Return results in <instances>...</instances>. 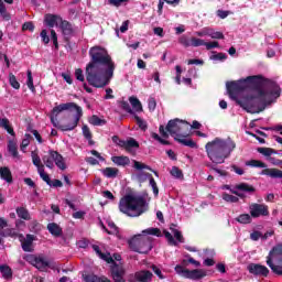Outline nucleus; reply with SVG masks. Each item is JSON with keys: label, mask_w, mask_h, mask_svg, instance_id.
Listing matches in <instances>:
<instances>
[{"label": "nucleus", "mask_w": 282, "mask_h": 282, "mask_svg": "<svg viewBox=\"0 0 282 282\" xmlns=\"http://www.w3.org/2000/svg\"><path fill=\"white\" fill-rule=\"evenodd\" d=\"M90 62L86 65V80L91 87L100 89L107 87L111 78L116 64L107 50L100 46H93L89 50Z\"/></svg>", "instance_id": "obj_1"}, {"label": "nucleus", "mask_w": 282, "mask_h": 282, "mask_svg": "<svg viewBox=\"0 0 282 282\" xmlns=\"http://www.w3.org/2000/svg\"><path fill=\"white\" fill-rule=\"evenodd\" d=\"M265 83H268V78L263 77V75H253L248 76L245 79H239L238 82H228L226 84L227 91L231 100H235L239 107L245 109L246 111H254V100L257 97L254 96H246L240 98L239 94L241 91H246V89H254L259 97L265 96Z\"/></svg>", "instance_id": "obj_2"}, {"label": "nucleus", "mask_w": 282, "mask_h": 282, "mask_svg": "<svg viewBox=\"0 0 282 282\" xmlns=\"http://www.w3.org/2000/svg\"><path fill=\"white\" fill-rule=\"evenodd\" d=\"M159 132L162 138L169 139V134L174 138L175 142L189 149H197V143L191 139V123L182 119H172L166 127L160 126Z\"/></svg>", "instance_id": "obj_3"}, {"label": "nucleus", "mask_w": 282, "mask_h": 282, "mask_svg": "<svg viewBox=\"0 0 282 282\" xmlns=\"http://www.w3.org/2000/svg\"><path fill=\"white\" fill-rule=\"evenodd\" d=\"M235 149H237V143H235L230 138H215L205 145L207 158L213 162V164H224V162L232 155V151H235Z\"/></svg>", "instance_id": "obj_4"}, {"label": "nucleus", "mask_w": 282, "mask_h": 282, "mask_svg": "<svg viewBox=\"0 0 282 282\" xmlns=\"http://www.w3.org/2000/svg\"><path fill=\"white\" fill-rule=\"evenodd\" d=\"M118 208L127 217H140L149 210V203L143 196L128 193L119 199Z\"/></svg>", "instance_id": "obj_5"}, {"label": "nucleus", "mask_w": 282, "mask_h": 282, "mask_svg": "<svg viewBox=\"0 0 282 282\" xmlns=\"http://www.w3.org/2000/svg\"><path fill=\"white\" fill-rule=\"evenodd\" d=\"M63 111H76V113L68 118V122L59 126L61 131H74L76 127H78V122H80V118H83V108L76 105L75 102H66L55 106L53 108V116H58L63 113Z\"/></svg>", "instance_id": "obj_6"}, {"label": "nucleus", "mask_w": 282, "mask_h": 282, "mask_svg": "<svg viewBox=\"0 0 282 282\" xmlns=\"http://www.w3.org/2000/svg\"><path fill=\"white\" fill-rule=\"evenodd\" d=\"M93 250L96 252L99 259H101L102 261H106V263L112 264L110 267V272H111V278L115 282H127L124 280V268L116 263V261L113 260V257H111V253L109 252L102 253L98 245H93Z\"/></svg>", "instance_id": "obj_7"}, {"label": "nucleus", "mask_w": 282, "mask_h": 282, "mask_svg": "<svg viewBox=\"0 0 282 282\" xmlns=\"http://www.w3.org/2000/svg\"><path fill=\"white\" fill-rule=\"evenodd\" d=\"M129 246L133 252H139L140 254H148L153 250V241L149 236L138 235L129 240Z\"/></svg>", "instance_id": "obj_8"}, {"label": "nucleus", "mask_w": 282, "mask_h": 282, "mask_svg": "<svg viewBox=\"0 0 282 282\" xmlns=\"http://www.w3.org/2000/svg\"><path fill=\"white\" fill-rule=\"evenodd\" d=\"M187 262L186 260L182 261V264H177L175 267L176 274H181V276H184V279H189L191 281H200V279H204L206 276V270L204 269H194L188 270L186 269Z\"/></svg>", "instance_id": "obj_9"}, {"label": "nucleus", "mask_w": 282, "mask_h": 282, "mask_svg": "<svg viewBox=\"0 0 282 282\" xmlns=\"http://www.w3.org/2000/svg\"><path fill=\"white\" fill-rule=\"evenodd\" d=\"M265 90L264 96L258 98H267L265 105H272V102H276L279 98H281V86L271 79H268L264 84Z\"/></svg>", "instance_id": "obj_10"}, {"label": "nucleus", "mask_w": 282, "mask_h": 282, "mask_svg": "<svg viewBox=\"0 0 282 282\" xmlns=\"http://www.w3.org/2000/svg\"><path fill=\"white\" fill-rule=\"evenodd\" d=\"M42 160L47 169H54V164L61 171H65V169H67V164H65L63 155L54 150H50L48 155H44Z\"/></svg>", "instance_id": "obj_11"}, {"label": "nucleus", "mask_w": 282, "mask_h": 282, "mask_svg": "<svg viewBox=\"0 0 282 282\" xmlns=\"http://www.w3.org/2000/svg\"><path fill=\"white\" fill-rule=\"evenodd\" d=\"M112 142L117 144V147H120V149H124L130 155H135V149H140V143L133 138H129L124 141L120 139V137L113 135Z\"/></svg>", "instance_id": "obj_12"}, {"label": "nucleus", "mask_w": 282, "mask_h": 282, "mask_svg": "<svg viewBox=\"0 0 282 282\" xmlns=\"http://www.w3.org/2000/svg\"><path fill=\"white\" fill-rule=\"evenodd\" d=\"M249 213H250V216L253 217V219H257L259 217H268V215H270L268 205L258 204V203H252L249 206Z\"/></svg>", "instance_id": "obj_13"}, {"label": "nucleus", "mask_w": 282, "mask_h": 282, "mask_svg": "<svg viewBox=\"0 0 282 282\" xmlns=\"http://www.w3.org/2000/svg\"><path fill=\"white\" fill-rule=\"evenodd\" d=\"M247 269L254 276H268L270 274V269L263 264L250 263Z\"/></svg>", "instance_id": "obj_14"}, {"label": "nucleus", "mask_w": 282, "mask_h": 282, "mask_svg": "<svg viewBox=\"0 0 282 282\" xmlns=\"http://www.w3.org/2000/svg\"><path fill=\"white\" fill-rule=\"evenodd\" d=\"M59 28L66 41H69V39L76 34V28L67 20H62Z\"/></svg>", "instance_id": "obj_15"}, {"label": "nucleus", "mask_w": 282, "mask_h": 282, "mask_svg": "<svg viewBox=\"0 0 282 282\" xmlns=\"http://www.w3.org/2000/svg\"><path fill=\"white\" fill-rule=\"evenodd\" d=\"M44 23H46L48 28H55L58 23H63V18H61V15L48 13L44 18Z\"/></svg>", "instance_id": "obj_16"}, {"label": "nucleus", "mask_w": 282, "mask_h": 282, "mask_svg": "<svg viewBox=\"0 0 282 282\" xmlns=\"http://www.w3.org/2000/svg\"><path fill=\"white\" fill-rule=\"evenodd\" d=\"M134 279L139 282H151L153 281V273L149 270H141L134 274Z\"/></svg>", "instance_id": "obj_17"}, {"label": "nucleus", "mask_w": 282, "mask_h": 282, "mask_svg": "<svg viewBox=\"0 0 282 282\" xmlns=\"http://www.w3.org/2000/svg\"><path fill=\"white\" fill-rule=\"evenodd\" d=\"M236 191H240V193H248V195H254L257 193V188L248 183H239L235 185Z\"/></svg>", "instance_id": "obj_18"}, {"label": "nucleus", "mask_w": 282, "mask_h": 282, "mask_svg": "<svg viewBox=\"0 0 282 282\" xmlns=\"http://www.w3.org/2000/svg\"><path fill=\"white\" fill-rule=\"evenodd\" d=\"M260 175H267L273 180H282V171L278 169H264L261 171Z\"/></svg>", "instance_id": "obj_19"}, {"label": "nucleus", "mask_w": 282, "mask_h": 282, "mask_svg": "<svg viewBox=\"0 0 282 282\" xmlns=\"http://www.w3.org/2000/svg\"><path fill=\"white\" fill-rule=\"evenodd\" d=\"M111 162H113L116 166H129V164H131V159L124 155L111 156Z\"/></svg>", "instance_id": "obj_20"}, {"label": "nucleus", "mask_w": 282, "mask_h": 282, "mask_svg": "<svg viewBox=\"0 0 282 282\" xmlns=\"http://www.w3.org/2000/svg\"><path fill=\"white\" fill-rule=\"evenodd\" d=\"M33 267L40 270V272H45V270L50 268V261H47V259L43 257H37V259L35 260V264H33Z\"/></svg>", "instance_id": "obj_21"}, {"label": "nucleus", "mask_w": 282, "mask_h": 282, "mask_svg": "<svg viewBox=\"0 0 282 282\" xmlns=\"http://www.w3.org/2000/svg\"><path fill=\"white\" fill-rule=\"evenodd\" d=\"M47 230L51 232L53 237H62L63 236V228L56 223H51L47 225Z\"/></svg>", "instance_id": "obj_22"}, {"label": "nucleus", "mask_w": 282, "mask_h": 282, "mask_svg": "<svg viewBox=\"0 0 282 282\" xmlns=\"http://www.w3.org/2000/svg\"><path fill=\"white\" fill-rule=\"evenodd\" d=\"M32 243H34V236L33 235H26L24 241H22V250L24 252H32V250H34L32 248Z\"/></svg>", "instance_id": "obj_23"}, {"label": "nucleus", "mask_w": 282, "mask_h": 282, "mask_svg": "<svg viewBox=\"0 0 282 282\" xmlns=\"http://www.w3.org/2000/svg\"><path fill=\"white\" fill-rule=\"evenodd\" d=\"M101 173L105 177L113 180L118 177V173H120V170H118V167H106L101 170Z\"/></svg>", "instance_id": "obj_24"}, {"label": "nucleus", "mask_w": 282, "mask_h": 282, "mask_svg": "<svg viewBox=\"0 0 282 282\" xmlns=\"http://www.w3.org/2000/svg\"><path fill=\"white\" fill-rule=\"evenodd\" d=\"M0 127L14 138L17 133L14 132V128L11 127L10 120L8 118L0 119Z\"/></svg>", "instance_id": "obj_25"}, {"label": "nucleus", "mask_w": 282, "mask_h": 282, "mask_svg": "<svg viewBox=\"0 0 282 282\" xmlns=\"http://www.w3.org/2000/svg\"><path fill=\"white\" fill-rule=\"evenodd\" d=\"M0 177L8 184H12V172L9 167H0Z\"/></svg>", "instance_id": "obj_26"}, {"label": "nucleus", "mask_w": 282, "mask_h": 282, "mask_svg": "<svg viewBox=\"0 0 282 282\" xmlns=\"http://www.w3.org/2000/svg\"><path fill=\"white\" fill-rule=\"evenodd\" d=\"M8 151L12 155V158H19V145H17V142L14 140H9Z\"/></svg>", "instance_id": "obj_27"}, {"label": "nucleus", "mask_w": 282, "mask_h": 282, "mask_svg": "<svg viewBox=\"0 0 282 282\" xmlns=\"http://www.w3.org/2000/svg\"><path fill=\"white\" fill-rule=\"evenodd\" d=\"M246 166H251L253 169H268V164H265L263 161H259V160L247 161Z\"/></svg>", "instance_id": "obj_28"}, {"label": "nucleus", "mask_w": 282, "mask_h": 282, "mask_svg": "<svg viewBox=\"0 0 282 282\" xmlns=\"http://www.w3.org/2000/svg\"><path fill=\"white\" fill-rule=\"evenodd\" d=\"M31 158H32V162L36 166L37 171H40L41 169H45V165H43V163L41 162V156H39V153H36L35 151H32Z\"/></svg>", "instance_id": "obj_29"}, {"label": "nucleus", "mask_w": 282, "mask_h": 282, "mask_svg": "<svg viewBox=\"0 0 282 282\" xmlns=\"http://www.w3.org/2000/svg\"><path fill=\"white\" fill-rule=\"evenodd\" d=\"M89 124H93V127H104V124H107V120L100 119L98 116L93 115L89 118Z\"/></svg>", "instance_id": "obj_30"}, {"label": "nucleus", "mask_w": 282, "mask_h": 282, "mask_svg": "<svg viewBox=\"0 0 282 282\" xmlns=\"http://www.w3.org/2000/svg\"><path fill=\"white\" fill-rule=\"evenodd\" d=\"M145 177L149 178L150 186L152 187L154 196L158 197V195H160V188H158V183L155 182V178H153V175L150 173H145Z\"/></svg>", "instance_id": "obj_31"}, {"label": "nucleus", "mask_w": 282, "mask_h": 282, "mask_svg": "<svg viewBox=\"0 0 282 282\" xmlns=\"http://www.w3.org/2000/svg\"><path fill=\"white\" fill-rule=\"evenodd\" d=\"M17 215L20 219H24L25 221H30V212L25 207H18Z\"/></svg>", "instance_id": "obj_32"}, {"label": "nucleus", "mask_w": 282, "mask_h": 282, "mask_svg": "<svg viewBox=\"0 0 282 282\" xmlns=\"http://www.w3.org/2000/svg\"><path fill=\"white\" fill-rule=\"evenodd\" d=\"M0 272L3 279H12V269L8 264H1Z\"/></svg>", "instance_id": "obj_33"}, {"label": "nucleus", "mask_w": 282, "mask_h": 282, "mask_svg": "<svg viewBox=\"0 0 282 282\" xmlns=\"http://www.w3.org/2000/svg\"><path fill=\"white\" fill-rule=\"evenodd\" d=\"M0 17H2L4 21H10L11 19L10 13H8V9L6 8V3H3V0H0Z\"/></svg>", "instance_id": "obj_34"}, {"label": "nucleus", "mask_w": 282, "mask_h": 282, "mask_svg": "<svg viewBox=\"0 0 282 282\" xmlns=\"http://www.w3.org/2000/svg\"><path fill=\"white\" fill-rule=\"evenodd\" d=\"M129 100L134 111H142V102H140V99H138L137 97H130Z\"/></svg>", "instance_id": "obj_35"}, {"label": "nucleus", "mask_w": 282, "mask_h": 282, "mask_svg": "<svg viewBox=\"0 0 282 282\" xmlns=\"http://www.w3.org/2000/svg\"><path fill=\"white\" fill-rule=\"evenodd\" d=\"M178 43L183 45V47H192L193 45V37L189 40L188 35H181L178 37Z\"/></svg>", "instance_id": "obj_36"}, {"label": "nucleus", "mask_w": 282, "mask_h": 282, "mask_svg": "<svg viewBox=\"0 0 282 282\" xmlns=\"http://www.w3.org/2000/svg\"><path fill=\"white\" fill-rule=\"evenodd\" d=\"M37 173L43 182H46L48 186H52V178H50V174L45 173V167L37 170Z\"/></svg>", "instance_id": "obj_37"}, {"label": "nucleus", "mask_w": 282, "mask_h": 282, "mask_svg": "<svg viewBox=\"0 0 282 282\" xmlns=\"http://www.w3.org/2000/svg\"><path fill=\"white\" fill-rule=\"evenodd\" d=\"M268 235H269V237H272V232L271 234H264V236H263V234H261V231H253V232L250 234V239L252 241H259L261 238L265 239L268 237Z\"/></svg>", "instance_id": "obj_38"}, {"label": "nucleus", "mask_w": 282, "mask_h": 282, "mask_svg": "<svg viewBox=\"0 0 282 282\" xmlns=\"http://www.w3.org/2000/svg\"><path fill=\"white\" fill-rule=\"evenodd\" d=\"M26 76H28L26 86L34 94L36 91V88L34 87V78L32 77V70H28Z\"/></svg>", "instance_id": "obj_39"}, {"label": "nucleus", "mask_w": 282, "mask_h": 282, "mask_svg": "<svg viewBox=\"0 0 282 282\" xmlns=\"http://www.w3.org/2000/svg\"><path fill=\"white\" fill-rule=\"evenodd\" d=\"M170 230H172L176 241H178V243H184V236H182V231L175 229V225H171Z\"/></svg>", "instance_id": "obj_40"}, {"label": "nucleus", "mask_w": 282, "mask_h": 282, "mask_svg": "<svg viewBox=\"0 0 282 282\" xmlns=\"http://www.w3.org/2000/svg\"><path fill=\"white\" fill-rule=\"evenodd\" d=\"M236 221H238V224H250L252 221V217L249 214H242L236 218Z\"/></svg>", "instance_id": "obj_41"}, {"label": "nucleus", "mask_w": 282, "mask_h": 282, "mask_svg": "<svg viewBox=\"0 0 282 282\" xmlns=\"http://www.w3.org/2000/svg\"><path fill=\"white\" fill-rule=\"evenodd\" d=\"M9 84L11 87H13V89H21V84L19 80H17V76H14L12 73L9 74Z\"/></svg>", "instance_id": "obj_42"}, {"label": "nucleus", "mask_w": 282, "mask_h": 282, "mask_svg": "<svg viewBox=\"0 0 282 282\" xmlns=\"http://www.w3.org/2000/svg\"><path fill=\"white\" fill-rule=\"evenodd\" d=\"M133 169H135L137 171H143V169H145L147 171H153L151 166L135 160H133Z\"/></svg>", "instance_id": "obj_43"}, {"label": "nucleus", "mask_w": 282, "mask_h": 282, "mask_svg": "<svg viewBox=\"0 0 282 282\" xmlns=\"http://www.w3.org/2000/svg\"><path fill=\"white\" fill-rule=\"evenodd\" d=\"M258 153H261V155H264L265 158H270L273 153H276L272 148H258Z\"/></svg>", "instance_id": "obj_44"}, {"label": "nucleus", "mask_w": 282, "mask_h": 282, "mask_svg": "<svg viewBox=\"0 0 282 282\" xmlns=\"http://www.w3.org/2000/svg\"><path fill=\"white\" fill-rule=\"evenodd\" d=\"M170 173L172 177H175L176 180H182V177H184V173L177 166H173Z\"/></svg>", "instance_id": "obj_45"}, {"label": "nucleus", "mask_w": 282, "mask_h": 282, "mask_svg": "<svg viewBox=\"0 0 282 282\" xmlns=\"http://www.w3.org/2000/svg\"><path fill=\"white\" fill-rule=\"evenodd\" d=\"M223 199L225 202H229L230 204H237V202H239V197L228 194V193L223 194Z\"/></svg>", "instance_id": "obj_46"}, {"label": "nucleus", "mask_w": 282, "mask_h": 282, "mask_svg": "<svg viewBox=\"0 0 282 282\" xmlns=\"http://www.w3.org/2000/svg\"><path fill=\"white\" fill-rule=\"evenodd\" d=\"M151 138H153V140H156V142H160V144H163L164 147H169V144H171V142H169L165 139H162V137H160V134L155 132L151 133Z\"/></svg>", "instance_id": "obj_47"}, {"label": "nucleus", "mask_w": 282, "mask_h": 282, "mask_svg": "<svg viewBox=\"0 0 282 282\" xmlns=\"http://www.w3.org/2000/svg\"><path fill=\"white\" fill-rule=\"evenodd\" d=\"M202 45L206 46V42L199 37H192V47H202Z\"/></svg>", "instance_id": "obj_48"}, {"label": "nucleus", "mask_w": 282, "mask_h": 282, "mask_svg": "<svg viewBox=\"0 0 282 282\" xmlns=\"http://www.w3.org/2000/svg\"><path fill=\"white\" fill-rule=\"evenodd\" d=\"M134 119L137 120L138 127L141 128L142 131H147V129H148L147 121H144L139 116H134Z\"/></svg>", "instance_id": "obj_49"}, {"label": "nucleus", "mask_w": 282, "mask_h": 282, "mask_svg": "<svg viewBox=\"0 0 282 282\" xmlns=\"http://www.w3.org/2000/svg\"><path fill=\"white\" fill-rule=\"evenodd\" d=\"M209 36H210V39H217V40H224L225 39V35H224L223 32L214 31L213 29H210Z\"/></svg>", "instance_id": "obj_50"}, {"label": "nucleus", "mask_w": 282, "mask_h": 282, "mask_svg": "<svg viewBox=\"0 0 282 282\" xmlns=\"http://www.w3.org/2000/svg\"><path fill=\"white\" fill-rule=\"evenodd\" d=\"M39 257H36V256H34V254H25L24 257H23V259H24V261H26L28 263H30L31 265H35V263H36V259H37Z\"/></svg>", "instance_id": "obj_51"}, {"label": "nucleus", "mask_w": 282, "mask_h": 282, "mask_svg": "<svg viewBox=\"0 0 282 282\" xmlns=\"http://www.w3.org/2000/svg\"><path fill=\"white\" fill-rule=\"evenodd\" d=\"M51 41H53V45L55 50H58V35L54 29L51 30Z\"/></svg>", "instance_id": "obj_52"}, {"label": "nucleus", "mask_w": 282, "mask_h": 282, "mask_svg": "<svg viewBox=\"0 0 282 282\" xmlns=\"http://www.w3.org/2000/svg\"><path fill=\"white\" fill-rule=\"evenodd\" d=\"M75 78L76 80H79V83H85V74L83 73L82 68H77L75 70Z\"/></svg>", "instance_id": "obj_53"}, {"label": "nucleus", "mask_w": 282, "mask_h": 282, "mask_svg": "<svg viewBox=\"0 0 282 282\" xmlns=\"http://www.w3.org/2000/svg\"><path fill=\"white\" fill-rule=\"evenodd\" d=\"M143 235H153L154 237H160V229L159 228H148L143 230Z\"/></svg>", "instance_id": "obj_54"}, {"label": "nucleus", "mask_w": 282, "mask_h": 282, "mask_svg": "<svg viewBox=\"0 0 282 282\" xmlns=\"http://www.w3.org/2000/svg\"><path fill=\"white\" fill-rule=\"evenodd\" d=\"M164 237L167 239L170 246H177V241H175V238H173V235L169 231H164Z\"/></svg>", "instance_id": "obj_55"}, {"label": "nucleus", "mask_w": 282, "mask_h": 282, "mask_svg": "<svg viewBox=\"0 0 282 282\" xmlns=\"http://www.w3.org/2000/svg\"><path fill=\"white\" fill-rule=\"evenodd\" d=\"M151 270L154 272V274H156V276H159V279H166V276H164V274L162 273V270H160V268H158V265L152 264L151 265Z\"/></svg>", "instance_id": "obj_56"}, {"label": "nucleus", "mask_w": 282, "mask_h": 282, "mask_svg": "<svg viewBox=\"0 0 282 282\" xmlns=\"http://www.w3.org/2000/svg\"><path fill=\"white\" fill-rule=\"evenodd\" d=\"M30 134H25V139L22 140V143L20 145L21 151L25 152V148L30 147Z\"/></svg>", "instance_id": "obj_57"}, {"label": "nucleus", "mask_w": 282, "mask_h": 282, "mask_svg": "<svg viewBox=\"0 0 282 282\" xmlns=\"http://www.w3.org/2000/svg\"><path fill=\"white\" fill-rule=\"evenodd\" d=\"M40 36H41L44 45H47V43H50V35H47V30H45V29L42 30L40 33Z\"/></svg>", "instance_id": "obj_58"}, {"label": "nucleus", "mask_w": 282, "mask_h": 282, "mask_svg": "<svg viewBox=\"0 0 282 282\" xmlns=\"http://www.w3.org/2000/svg\"><path fill=\"white\" fill-rule=\"evenodd\" d=\"M110 6H113L115 8H120L122 3H129V0H108Z\"/></svg>", "instance_id": "obj_59"}, {"label": "nucleus", "mask_w": 282, "mask_h": 282, "mask_svg": "<svg viewBox=\"0 0 282 282\" xmlns=\"http://www.w3.org/2000/svg\"><path fill=\"white\" fill-rule=\"evenodd\" d=\"M83 135L86 138V140H91V130H89V127L83 126L82 128Z\"/></svg>", "instance_id": "obj_60"}, {"label": "nucleus", "mask_w": 282, "mask_h": 282, "mask_svg": "<svg viewBox=\"0 0 282 282\" xmlns=\"http://www.w3.org/2000/svg\"><path fill=\"white\" fill-rule=\"evenodd\" d=\"M212 61H226V58H228V55H226L225 53H218L215 55H212Z\"/></svg>", "instance_id": "obj_61"}, {"label": "nucleus", "mask_w": 282, "mask_h": 282, "mask_svg": "<svg viewBox=\"0 0 282 282\" xmlns=\"http://www.w3.org/2000/svg\"><path fill=\"white\" fill-rule=\"evenodd\" d=\"M210 28H205L196 32V36H210Z\"/></svg>", "instance_id": "obj_62"}, {"label": "nucleus", "mask_w": 282, "mask_h": 282, "mask_svg": "<svg viewBox=\"0 0 282 282\" xmlns=\"http://www.w3.org/2000/svg\"><path fill=\"white\" fill-rule=\"evenodd\" d=\"M22 30H23V32H25V31L34 32V23H32V22H25V23L22 25Z\"/></svg>", "instance_id": "obj_63"}, {"label": "nucleus", "mask_w": 282, "mask_h": 282, "mask_svg": "<svg viewBox=\"0 0 282 282\" xmlns=\"http://www.w3.org/2000/svg\"><path fill=\"white\" fill-rule=\"evenodd\" d=\"M206 50H215V47H219V42H205Z\"/></svg>", "instance_id": "obj_64"}]
</instances>
